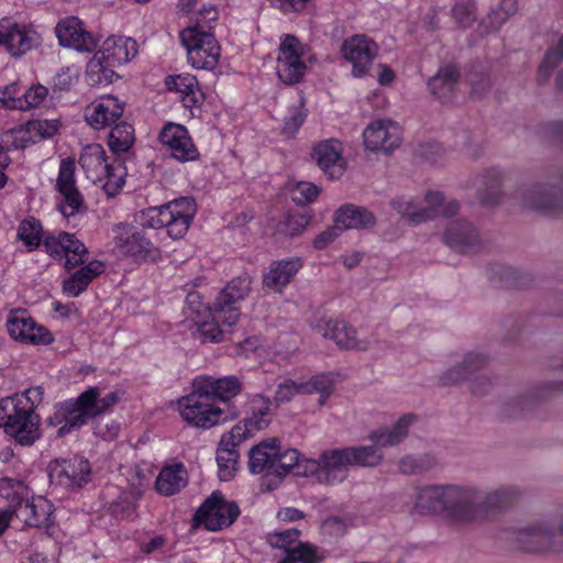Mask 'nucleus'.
I'll return each instance as SVG.
<instances>
[{"label": "nucleus", "mask_w": 563, "mask_h": 563, "mask_svg": "<svg viewBox=\"0 0 563 563\" xmlns=\"http://www.w3.org/2000/svg\"><path fill=\"white\" fill-rule=\"evenodd\" d=\"M445 243L453 250L467 253L481 245V238L474 225L466 220H455L449 223L444 232Z\"/></svg>", "instance_id": "obj_23"}, {"label": "nucleus", "mask_w": 563, "mask_h": 563, "mask_svg": "<svg viewBox=\"0 0 563 563\" xmlns=\"http://www.w3.org/2000/svg\"><path fill=\"white\" fill-rule=\"evenodd\" d=\"M168 90H175L180 93L181 102L186 108L199 106L203 100V93L198 87V81L190 74L168 76L165 79Z\"/></svg>", "instance_id": "obj_34"}, {"label": "nucleus", "mask_w": 563, "mask_h": 563, "mask_svg": "<svg viewBox=\"0 0 563 563\" xmlns=\"http://www.w3.org/2000/svg\"><path fill=\"white\" fill-rule=\"evenodd\" d=\"M109 510L117 518H130L135 511V496L132 493H122L110 504Z\"/></svg>", "instance_id": "obj_58"}, {"label": "nucleus", "mask_w": 563, "mask_h": 563, "mask_svg": "<svg viewBox=\"0 0 563 563\" xmlns=\"http://www.w3.org/2000/svg\"><path fill=\"white\" fill-rule=\"evenodd\" d=\"M240 509L235 501H227L221 492H213L196 510V525L209 531H219L230 527L239 517Z\"/></svg>", "instance_id": "obj_9"}, {"label": "nucleus", "mask_w": 563, "mask_h": 563, "mask_svg": "<svg viewBox=\"0 0 563 563\" xmlns=\"http://www.w3.org/2000/svg\"><path fill=\"white\" fill-rule=\"evenodd\" d=\"M518 198L527 209L553 216L563 213V186L560 181L526 184L519 189Z\"/></svg>", "instance_id": "obj_7"}, {"label": "nucleus", "mask_w": 563, "mask_h": 563, "mask_svg": "<svg viewBox=\"0 0 563 563\" xmlns=\"http://www.w3.org/2000/svg\"><path fill=\"white\" fill-rule=\"evenodd\" d=\"M452 14L459 26L470 27L475 21V7L471 1L456 2L452 8Z\"/></svg>", "instance_id": "obj_61"}, {"label": "nucleus", "mask_w": 563, "mask_h": 563, "mask_svg": "<svg viewBox=\"0 0 563 563\" xmlns=\"http://www.w3.org/2000/svg\"><path fill=\"white\" fill-rule=\"evenodd\" d=\"M377 51L376 43L361 34L346 38L341 46V53L352 64V74L355 77H363L367 74L369 65L377 56Z\"/></svg>", "instance_id": "obj_11"}, {"label": "nucleus", "mask_w": 563, "mask_h": 563, "mask_svg": "<svg viewBox=\"0 0 563 563\" xmlns=\"http://www.w3.org/2000/svg\"><path fill=\"white\" fill-rule=\"evenodd\" d=\"M21 93L22 91L18 84H11L0 88V108L16 110L23 108Z\"/></svg>", "instance_id": "obj_62"}, {"label": "nucleus", "mask_w": 563, "mask_h": 563, "mask_svg": "<svg viewBox=\"0 0 563 563\" xmlns=\"http://www.w3.org/2000/svg\"><path fill=\"white\" fill-rule=\"evenodd\" d=\"M351 466L345 448L324 451L318 461L316 478L320 484L335 485L344 482Z\"/></svg>", "instance_id": "obj_13"}, {"label": "nucleus", "mask_w": 563, "mask_h": 563, "mask_svg": "<svg viewBox=\"0 0 563 563\" xmlns=\"http://www.w3.org/2000/svg\"><path fill=\"white\" fill-rule=\"evenodd\" d=\"M188 476L183 463L165 466L156 478L157 490L165 496L180 492L187 485Z\"/></svg>", "instance_id": "obj_38"}, {"label": "nucleus", "mask_w": 563, "mask_h": 563, "mask_svg": "<svg viewBox=\"0 0 563 563\" xmlns=\"http://www.w3.org/2000/svg\"><path fill=\"white\" fill-rule=\"evenodd\" d=\"M553 531L545 525L521 529L517 533V542L522 551L545 552L554 549Z\"/></svg>", "instance_id": "obj_29"}, {"label": "nucleus", "mask_w": 563, "mask_h": 563, "mask_svg": "<svg viewBox=\"0 0 563 563\" xmlns=\"http://www.w3.org/2000/svg\"><path fill=\"white\" fill-rule=\"evenodd\" d=\"M168 217L169 214L165 209V206L148 208L142 212L141 224L144 229L166 228V231L168 232V225H172Z\"/></svg>", "instance_id": "obj_54"}, {"label": "nucleus", "mask_w": 563, "mask_h": 563, "mask_svg": "<svg viewBox=\"0 0 563 563\" xmlns=\"http://www.w3.org/2000/svg\"><path fill=\"white\" fill-rule=\"evenodd\" d=\"M103 269L104 265L102 262H89L63 282V292L69 297H78Z\"/></svg>", "instance_id": "obj_33"}, {"label": "nucleus", "mask_w": 563, "mask_h": 563, "mask_svg": "<svg viewBox=\"0 0 563 563\" xmlns=\"http://www.w3.org/2000/svg\"><path fill=\"white\" fill-rule=\"evenodd\" d=\"M90 472L89 462L82 459L56 460L48 465L51 484L66 488L81 487L88 483Z\"/></svg>", "instance_id": "obj_12"}, {"label": "nucleus", "mask_w": 563, "mask_h": 563, "mask_svg": "<svg viewBox=\"0 0 563 563\" xmlns=\"http://www.w3.org/2000/svg\"><path fill=\"white\" fill-rule=\"evenodd\" d=\"M119 400L120 395L117 391H111L101 397L99 387L87 388L77 398L66 400L68 412L74 413L70 418V427L80 429L89 420L109 411Z\"/></svg>", "instance_id": "obj_5"}, {"label": "nucleus", "mask_w": 563, "mask_h": 563, "mask_svg": "<svg viewBox=\"0 0 563 563\" xmlns=\"http://www.w3.org/2000/svg\"><path fill=\"white\" fill-rule=\"evenodd\" d=\"M460 71L453 65L441 67L428 81L430 92L442 102L452 100L453 91L459 82Z\"/></svg>", "instance_id": "obj_35"}, {"label": "nucleus", "mask_w": 563, "mask_h": 563, "mask_svg": "<svg viewBox=\"0 0 563 563\" xmlns=\"http://www.w3.org/2000/svg\"><path fill=\"white\" fill-rule=\"evenodd\" d=\"M195 380L200 385V389L207 393L214 404L216 400L229 402L231 399L241 394L243 384L241 379L234 375L223 377L199 376Z\"/></svg>", "instance_id": "obj_24"}, {"label": "nucleus", "mask_w": 563, "mask_h": 563, "mask_svg": "<svg viewBox=\"0 0 563 563\" xmlns=\"http://www.w3.org/2000/svg\"><path fill=\"white\" fill-rule=\"evenodd\" d=\"M240 454L219 443L217 450V463L219 467V477L221 481H230L238 470Z\"/></svg>", "instance_id": "obj_51"}, {"label": "nucleus", "mask_w": 563, "mask_h": 563, "mask_svg": "<svg viewBox=\"0 0 563 563\" xmlns=\"http://www.w3.org/2000/svg\"><path fill=\"white\" fill-rule=\"evenodd\" d=\"M319 329L324 338L333 340L342 349L366 351L369 346L367 340H357L356 330L343 320H323Z\"/></svg>", "instance_id": "obj_22"}, {"label": "nucleus", "mask_w": 563, "mask_h": 563, "mask_svg": "<svg viewBox=\"0 0 563 563\" xmlns=\"http://www.w3.org/2000/svg\"><path fill=\"white\" fill-rule=\"evenodd\" d=\"M162 144L169 147L172 155L180 161L188 162L198 157V151L192 144L185 126L168 123L159 133Z\"/></svg>", "instance_id": "obj_18"}, {"label": "nucleus", "mask_w": 563, "mask_h": 563, "mask_svg": "<svg viewBox=\"0 0 563 563\" xmlns=\"http://www.w3.org/2000/svg\"><path fill=\"white\" fill-rule=\"evenodd\" d=\"M56 35L59 44L78 52H92L98 45L97 38L88 32L81 20L69 16L57 23Z\"/></svg>", "instance_id": "obj_14"}, {"label": "nucleus", "mask_w": 563, "mask_h": 563, "mask_svg": "<svg viewBox=\"0 0 563 563\" xmlns=\"http://www.w3.org/2000/svg\"><path fill=\"white\" fill-rule=\"evenodd\" d=\"M98 52L110 65L118 66L136 55V42L130 37L110 36Z\"/></svg>", "instance_id": "obj_31"}, {"label": "nucleus", "mask_w": 563, "mask_h": 563, "mask_svg": "<svg viewBox=\"0 0 563 563\" xmlns=\"http://www.w3.org/2000/svg\"><path fill=\"white\" fill-rule=\"evenodd\" d=\"M333 384L325 376H314L309 382L301 383V394H320L319 404L324 405L332 394Z\"/></svg>", "instance_id": "obj_57"}, {"label": "nucleus", "mask_w": 563, "mask_h": 563, "mask_svg": "<svg viewBox=\"0 0 563 563\" xmlns=\"http://www.w3.org/2000/svg\"><path fill=\"white\" fill-rule=\"evenodd\" d=\"M319 195V188L312 183H298L291 191V199L298 206L312 202Z\"/></svg>", "instance_id": "obj_63"}, {"label": "nucleus", "mask_w": 563, "mask_h": 563, "mask_svg": "<svg viewBox=\"0 0 563 563\" xmlns=\"http://www.w3.org/2000/svg\"><path fill=\"white\" fill-rule=\"evenodd\" d=\"M0 45L5 46L12 56L18 57L36 45V36L26 31L24 26L9 19H2L0 21Z\"/></svg>", "instance_id": "obj_20"}, {"label": "nucleus", "mask_w": 563, "mask_h": 563, "mask_svg": "<svg viewBox=\"0 0 563 563\" xmlns=\"http://www.w3.org/2000/svg\"><path fill=\"white\" fill-rule=\"evenodd\" d=\"M294 548L298 563H321L325 559V551L309 542H299Z\"/></svg>", "instance_id": "obj_60"}, {"label": "nucleus", "mask_w": 563, "mask_h": 563, "mask_svg": "<svg viewBox=\"0 0 563 563\" xmlns=\"http://www.w3.org/2000/svg\"><path fill=\"white\" fill-rule=\"evenodd\" d=\"M7 329L12 339L24 343L46 345L54 340L46 328L36 324L34 320L24 316L11 314L7 321Z\"/></svg>", "instance_id": "obj_17"}, {"label": "nucleus", "mask_w": 563, "mask_h": 563, "mask_svg": "<svg viewBox=\"0 0 563 563\" xmlns=\"http://www.w3.org/2000/svg\"><path fill=\"white\" fill-rule=\"evenodd\" d=\"M169 214L168 235L172 239H181L188 231L197 212L196 201L190 197H181L166 205Z\"/></svg>", "instance_id": "obj_21"}, {"label": "nucleus", "mask_w": 563, "mask_h": 563, "mask_svg": "<svg viewBox=\"0 0 563 563\" xmlns=\"http://www.w3.org/2000/svg\"><path fill=\"white\" fill-rule=\"evenodd\" d=\"M424 201L426 207L410 214V224H420L438 216L452 217L460 210L459 201L454 199L445 201L443 194L440 191H428Z\"/></svg>", "instance_id": "obj_25"}, {"label": "nucleus", "mask_w": 563, "mask_h": 563, "mask_svg": "<svg viewBox=\"0 0 563 563\" xmlns=\"http://www.w3.org/2000/svg\"><path fill=\"white\" fill-rule=\"evenodd\" d=\"M516 492L511 487H499L488 492L481 490L479 519L485 518L487 510L506 508L512 504Z\"/></svg>", "instance_id": "obj_40"}, {"label": "nucleus", "mask_w": 563, "mask_h": 563, "mask_svg": "<svg viewBox=\"0 0 563 563\" xmlns=\"http://www.w3.org/2000/svg\"><path fill=\"white\" fill-rule=\"evenodd\" d=\"M311 156L329 178L336 179L343 175L346 164L342 157V145L339 141L325 140L318 143Z\"/></svg>", "instance_id": "obj_19"}, {"label": "nucleus", "mask_w": 563, "mask_h": 563, "mask_svg": "<svg viewBox=\"0 0 563 563\" xmlns=\"http://www.w3.org/2000/svg\"><path fill=\"white\" fill-rule=\"evenodd\" d=\"M180 40L194 68L213 70L218 66L221 48L213 34L188 27L180 33Z\"/></svg>", "instance_id": "obj_6"}, {"label": "nucleus", "mask_w": 563, "mask_h": 563, "mask_svg": "<svg viewBox=\"0 0 563 563\" xmlns=\"http://www.w3.org/2000/svg\"><path fill=\"white\" fill-rule=\"evenodd\" d=\"M488 365V357L484 353L470 352L463 361L445 371L440 376L443 386H454L470 379L475 373L484 369Z\"/></svg>", "instance_id": "obj_26"}, {"label": "nucleus", "mask_w": 563, "mask_h": 563, "mask_svg": "<svg viewBox=\"0 0 563 563\" xmlns=\"http://www.w3.org/2000/svg\"><path fill=\"white\" fill-rule=\"evenodd\" d=\"M78 163L92 183L104 181L103 189L109 197L117 195L125 184V167L122 163L109 164L104 148L98 143L86 145Z\"/></svg>", "instance_id": "obj_2"}, {"label": "nucleus", "mask_w": 563, "mask_h": 563, "mask_svg": "<svg viewBox=\"0 0 563 563\" xmlns=\"http://www.w3.org/2000/svg\"><path fill=\"white\" fill-rule=\"evenodd\" d=\"M251 285L252 278L247 274L230 280L212 302L214 319L222 321L228 328L235 324L241 316L238 303L249 296Z\"/></svg>", "instance_id": "obj_8"}, {"label": "nucleus", "mask_w": 563, "mask_h": 563, "mask_svg": "<svg viewBox=\"0 0 563 563\" xmlns=\"http://www.w3.org/2000/svg\"><path fill=\"white\" fill-rule=\"evenodd\" d=\"M445 485L421 488L416 497L413 510L420 515L445 514Z\"/></svg>", "instance_id": "obj_37"}, {"label": "nucleus", "mask_w": 563, "mask_h": 563, "mask_svg": "<svg viewBox=\"0 0 563 563\" xmlns=\"http://www.w3.org/2000/svg\"><path fill=\"white\" fill-rule=\"evenodd\" d=\"M74 416V413L70 411L68 412L67 408H66V401L62 402L56 411L48 417L47 419V423L49 426H58V424H62L56 434L57 437H64L65 434L74 431V430H78V427H70V418Z\"/></svg>", "instance_id": "obj_59"}, {"label": "nucleus", "mask_w": 563, "mask_h": 563, "mask_svg": "<svg viewBox=\"0 0 563 563\" xmlns=\"http://www.w3.org/2000/svg\"><path fill=\"white\" fill-rule=\"evenodd\" d=\"M134 129L124 121L115 123L111 129L108 139V145L111 152L119 156L120 154L129 153L134 144Z\"/></svg>", "instance_id": "obj_44"}, {"label": "nucleus", "mask_w": 563, "mask_h": 563, "mask_svg": "<svg viewBox=\"0 0 563 563\" xmlns=\"http://www.w3.org/2000/svg\"><path fill=\"white\" fill-rule=\"evenodd\" d=\"M23 516L29 527L37 529H47L53 526V505L44 497L33 498L31 501L25 500Z\"/></svg>", "instance_id": "obj_36"}, {"label": "nucleus", "mask_w": 563, "mask_h": 563, "mask_svg": "<svg viewBox=\"0 0 563 563\" xmlns=\"http://www.w3.org/2000/svg\"><path fill=\"white\" fill-rule=\"evenodd\" d=\"M113 111L114 115L118 113H123L124 106L119 102L118 98L113 96H108L102 99V101L92 108H88L86 111V121L87 123L96 129L100 130L104 128V112L110 113Z\"/></svg>", "instance_id": "obj_46"}, {"label": "nucleus", "mask_w": 563, "mask_h": 563, "mask_svg": "<svg viewBox=\"0 0 563 563\" xmlns=\"http://www.w3.org/2000/svg\"><path fill=\"white\" fill-rule=\"evenodd\" d=\"M334 222L342 232L350 229L365 230L376 225V217L364 207L346 203L336 210Z\"/></svg>", "instance_id": "obj_28"}, {"label": "nucleus", "mask_w": 563, "mask_h": 563, "mask_svg": "<svg viewBox=\"0 0 563 563\" xmlns=\"http://www.w3.org/2000/svg\"><path fill=\"white\" fill-rule=\"evenodd\" d=\"M118 247L122 253L129 254L137 260L155 258L158 255V250L155 247L146 231H133L125 238L121 236L117 242Z\"/></svg>", "instance_id": "obj_32"}, {"label": "nucleus", "mask_w": 563, "mask_h": 563, "mask_svg": "<svg viewBox=\"0 0 563 563\" xmlns=\"http://www.w3.org/2000/svg\"><path fill=\"white\" fill-rule=\"evenodd\" d=\"M306 69L307 66L301 59L277 58V75L287 85L299 82Z\"/></svg>", "instance_id": "obj_50"}, {"label": "nucleus", "mask_w": 563, "mask_h": 563, "mask_svg": "<svg viewBox=\"0 0 563 563\" xmlns=\"http://www.w3.org/2000/svg\"><path fill=\"white\" fill-rule=\"evenodd\" d=\"M416 421L415 415H405L391 429H380L368 435L372 445L345 448L351 466L375 467L383 461L379 449L395 446L408 437V428Z\"/></svg>", "instance_id": "obj_1"}, {"label": "nucleus", "mask_w": 563, "mask_h": 563, "mask_svg": "<svg viewBox=\"0 0 563 563\" xmlns=\"http://www.w3.org/2000/svg\"><path fill=\"white\" fill-rule=\"evenodd\" d=\"M364 145L372 152L390 153L400 144L399 129L390 121L371 123L363 132Z\"/></svg>", "instance_id": "obj_16"}, {"label": "nucleus", "mask_w": 563, "mask_h": 563, "mask_svg": "<svg viewBox=\"0 0 563 563\" xmlns=\"http://www.w3.org/2000/svg\"><path fill=\"white\" fill-rule=\"evenodd\" d=\"M3 431L16 444L31 446L41 438V418L22 398H3Z\"/></svg>", "instance_id": "obj_3"}, {"label": "nucleus", "mask_w": 563, "mask_h": 563, "mask_svg": "<svg viewBox=\"0 0 563 563\" xmlns=\"http://www.w3.org/2000/svg\"><path fill=\"white\" fill-rule=\"evenodd\" d=\"M199 387L200 385L194 379L191 393L178 400L183 419L191 426L203 429L228 420L229 416L217 407L207 393Z\"/></svg>", "instance_id": "obj_4"}, {"label": "nucleus", "mask_w": 563, "mask_h": 563, "mask_svg": "<svg viewBox=\"0 0 563 563\" xmlns=\"http://www.w3.org/2000/svg\"><path fill=\"white\" fill-rule=\"evenodd\" d=\"M63 240L64 247L62 260H64V266L67 269H71L87 262L88 249L80 240L68 232H63Z\"/></svg>", "instance_id": "obj_45"}, {"label": "nucleus", "mask_w": 563, "mask_h": 563, "mask_svg": "<svg viewBox=\"0 0 563 563\" xmlns=\"http://www.w3.org/2000/svg\"><path fill=\"white\" fill-rule=\"evenodd\" d=\"M64 200L59 203L60 212L69 218L85 210L84 197L78 188L59 192Z\"/></svg>", "instance_id": "obj_55"}, {"label": "nucleus", "mask_w": 563, "mask_h": 563, "mask_svg": "<svg viewBox=\"0 0 563 563\" xmlns=\"http://www.w3.org/2000/svg\"><path fill=\"white\" fill-rule=\"evenodd\" d=\"M16 236L24 243L29 251H34L40 246L42 241L41 222L33 217L24 219L19 224Z\"/></svg>", "instance_id": "obj_49"}, {"label": "nucleus", "mask_w": 563, "mask_h": 563, "mask_svg": "<svg viewBox=\"0 0 563 563\" xmlns=\"http://www.w3.org/2000/svg\"><path fill=\"white\" fill-rule=\"evenodd\" d=\"M271 408L268 397L257 394L251 399L252 416L246 417L240 423L245 427L247 433L252 437L255 432L265 429L269 420L266 418Z\"/></svg>", "instance_id": "obj_39"}, {"label": "nucleus", "mask_w": 563, "mask_h": 563, "mask_svg": "<svg viewBox=\"0 0 563 563\" xmlns=\"http://www.w3.org/2000/svg\"><path fill=\"white\" fill-rule=\"evenodd\" d=\"M114 67V65H110L106 62V58L99 52H96L86 67L88 85L99 86L111 84L117 76L113 70Z\"/></svg>", "instance_id": "obj_41"}, {"label": "nucleus", "mask_w": 563, "mask_h": 563, "mask_svg": "<svg viewBox=\"0 0 563 563\" xmlns=\"http://www.w3.org/2000/svg\"><path fill=\"white\" fill-rule=\"evenodd\" d=\"M301 266L302 263L298 257L273 262L268 273L263 277L264 287L280 292Z\"/></svg>", "instance_id": "obj_30"}, {"label": "nucleus", "mask_w": 563, "mask_h": 563, "mask_svg": "<svg viewBox=\"0 0 563 563\" xmlns=\"http://www.w3.org/2000/svg\"><path fill=\"white\" fill-rule=\"evenodd\" d=\"M75 169L76 163L71 157L62 159L59 165V172L56 180V189L58 192L75 189Z\"/></svg>", "instance_id": "obj_56"}, {"label": "nucleus", "mask_w": 563, "mask_h": 563, "mask_svg": "<svg viewBox=\"0 0 563 563\" xmlns=\"http://www.w3.org/2000/svg\"><path fill=\"white\" fill-rule=\"evenodd\" d=\"M563 60V35L560 37L556 47L550 48L539 66L537 80L540 85L547 82L552 70Z\"/></svg>", "instance_id": "obj_53"}, {"label": "nucleus", "mask_w": 563, "mask_h": 563, "mask_svg": "<svg viewBox=\"0 0 563 563\" xmlns=\"http://www.w3.org/2000/svg\"><path fill=\"white\" fill-rule=\"evenodd\" d=\"M29 490L22 481L10 477L0 478V497L8 501L7 509H16L27 499Z\"/></svg>", "instance_id": "obj_47"}, {"label": "nucleus", "mask_w": 563, "mask_h": 563, "mask_svg": "<svg viewBox=\"0 0 563 563\" xmlns=\"http://www.w3.org/2000/svg\"><path fill=\"white\" fill-rule=\"evenodd\" d=\"M445 515L454 522L479 519L481 489L468 485H445Z\"/></svg>", "instance_id": "obj_10"}, {"label": "nucleus", "mask_w": 563, "mask_h": 563, "mask_svg": "<svg viewBox=\"0 0 563 563\" xmlns=\"http://www.w3.org/2000/svg\"><path fill=\"white\" fill-rule=\"evenodd\" d=\"M277 438H272L254 445L249 452V470L252 474H264L262 490H267V484L274 483L275 456L277 454Z\"/></svg>", "instance_id": "obj_15"}, {"label": "nucleus", "mask_w": 563, "mask_h": 563, "mask_svg": "<svg viewBox=\"0 0 563 563\" xmlns=\"http://www.w3.org/2000/svg\"><path fill=\"white\" fill-rule=\"evenodd\" d=\"M504 174L496 168L485 169L477 177L476 196L483 206L500 203L504 196Z\"/></svg>", "instance_id": "obj_27"}, {"label": "nucleus", "mask_w": 563, "mask_h": 563, "mask_svg": "<svg viewBox=\"0 0 563 563\" xmlns=\"http://www.w3.org/2000/svg\"><path fill=\"white\" fill-rule=\"evenodd\" d=\"M538 387L539 385L534 387L531 395H518L504 401L499 409V416L507 419H515L522 417L532 410L537 399H544L543 397L538 396Z\"/></svg>", "instance_id": "obj_43"}, {"label": "nucleus", "mask_w": 563, "mask_h": 563, "mask_svg": "<svg viewBox=\"0 0 563 563\" xmlns=\"http://www.w3.org/2000/svg\"><path fill=\"white\" fill-rule=\"evenodd\" d=\"M114 67V65H110L106 62V58L99 52H96L86 67L88 85L99 86L111 84L117 76L113 70Z\"/></svg>", "instance_id": "obj_42"}, {"label": "nucleus", "mask_w": 563, "mask_h": 563, "mask_svg": "<svg viewBox=\"0 0 563 563\" xmlns=\"http://www.w3.org/2000/svg\"><path fill=\"white\" fill-rule=\"evenodd\" d=\"M300 453L296 449H287L282 451L279 443H277V454L275 456L274 483L267 484V490L275 489L283 481L284 476L288 474L299 462Z\"/></svg>", "instance_id": "obj_48"}, {"label": "nucleus", "mask_w": 563, "mask_h": 563, "mask_svg": "<svg viewBox=\"0 0 563 563\" xmlns=\"http://www.w3.org/2000/svg\"><path fill=\"white\" fill-rule=\"evenodd\" d=\"M435 460L429 455H407L398 463V470L404 475H419L433 468Z\"/></svg>", "instance_id": "obj_52"}, {"label": "nucleus", "mask_w": 563, "mask_h": 563, "mask_svg": "<svg viewBox=\"0 0 563 563\" xmlns=\"http://www.w3.org/2000/svg\"><path fill=\"white\" fill-rule=\"evenodd\" d=\"M300 531L298 529H288L280 532H272L267 534V542L273 548L294 549L291 545L298 540Z\"/></svg>", "instance_id": "obj_64"}]
</instances>
